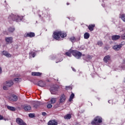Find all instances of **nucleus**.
Instances as JSON below:
<instances>
[{"instance_id": "obj_14", "label": "nucleus", "mask_w": 125, "mask_h": 125, "mask_svg": "<svg viewBox=\"0 0 125 125\" xmlns=\"http://www.w3.org/2000/svg\"><path fill=\"white\" fill-rule=\"evenodd\" d=\"M112 48L115 50L116 51H118V50H120L122 48V45H114Z\"/></svg>"}, {"instance_id": "obj_28", "label": "nucleus", "mask_w": 125, "mask_h": 125, "mask_svg": "<svg viewBox=\"0 0 125 125\" xmlns=\"http://www.w3.org/2000/svg\"><path fill=\"white\" fill-rule=\"evenodd\" d=\"M74 97H75V94L74 93H72L69 99V101H70V102H71V101L73 100V99L74 98Z\"/></svg>"}, {"instance_id": "obj_5", "label": "nucleus", "mask_w": 125, "mask_h": 125, "mask_svg": "<svg viewBox=\"0 0 125 125\" xmlns=\"http://www.w3.org/2000/svg\"><path fill=\"white\" fill-rule=\"evenodd\" d=\"M72 55L75 56L77 59H80V58H81L82 57V53L77 50H73L72 51Z\"/></svg>"}, {"instance_id": "obj_30", "label": "nucleus", "mask_w": 125, "mask_h": 125, "mask_svg": "<svg viewBox=\"0 0 125 125\" xmlns=\"http://www.w3.org/2000/svg\"><path fill=\"white\" fill-rule=\"evenodd\" d=\"M70 41L72 42H76V38H75L74 37H72L70 38H69Z\"/></svg>"}, {"instance_id": "obj_18", "label": "nucleus", "mask_w": 125, "mask_h": 125, "mask_svg": "<svg viewBox=\"0 0 125 125\" xmlns=\"http://www.w3.org/2000/svg\"><path fill=\"white\" fill-rule=\"evenodd\" d=\"M23 109L25 111H30L32 109V107L30 105L26 104L23 106Z\"/></svg>"}, {"instance_id": "obj_10", "label": "nucleus", "mask_w": 125, "mask_h": 125, "mask_svg": "<svg viewBox=\"0 0 125 125\" xmlns=\"http://www.w3.org/2000/svg\"><path fill=\"white\" fill-rule=\"evenodd\" d=\"M31 104L33 105V107L35 108V109H37V108L39 107V105H41V102L38 101L32 102Z\"/></svg>"}, {"instance_id": "obj_20", "label": "nucleus", "mask_w": 125, "mask_h": 125, "mask_svg": "<svg viewBox=\"0 0 125 125\" xmlns=\"http://www.w3.org/2000/svg\"><path fill=\"white\" fill-rule=\"evenodd\" d=\"M121 38V36L119 35H114L112 36V41H117Z\"/></svg>"}, {"instance_id": "obj_15", "label": "nucleus", "mask_w": 125, "mask_h": 125, "mask_svg": "<svg viewBox=\"0 0 125 125\" xmlns=\"http://www.w3.org/2000/svg\"><path fill=\"white\" fill-rule=\"evenodd\" d=\"M48 125H57L58 123L55 120H51L48 123Z\"/></svg>"}, {"instance_id": "obj_21", "label": "nucleus", "mask_w": 125, "mask_h": 125, "mask_svg": "<svg viewBox=\"0 0 125 125\" xmlns=\"http://www.w3.org/2000/svg\"><path fill=\"white\" fill-rule=\"evenodd\" d=\"M56 101H57V98H51V99H50L51 104H55V103H56Z\"/></svg>"}, {"instance_id": "obj_40", "label": "nucleus", "mask_w": 125, "mask_h": 125, "mask_svg": "<svg viewBox=\"0 0 125 125\" xmlns=\"http://www.w3.org/2000/svg\"><path fill=\"white\" fill-rule=\"evenodd\" d=\"M0 120H3V117L1 115H0Z\"/></svg>"}, {"instance_id": "obj_42", "label": "nucleus", "mask_w": 125, "mask_h": 125, "mask_svg": "<svg viewBox=\"0 0 125 125\" xmlns=\"http://www.w3.org/2000/svg\"><path fill=\"white\" fill-rule=\"evenodd\" d=\"M1 72H2L1 68L0 67V74H1Z\"/></svg>"}, {"instance_id": "obj_38", "label": "nucleus", "mask_w": 125, "mask_h": 125, "mask_svg": "<svg viewBox=\"0 0 125 125\" xmlns=\"http://www.w3.org/2000/svg\"><path fill=\"white\" fill-rule=\"evenodd\" d=\"M125 42H121V43L120 44V45H121V47H122L123 45H125Z\"/></svg>"}, {"instance_id": "obj_34", "label": "nucleus", "mask_w": 125, "mask_h": 125, "mask_svg": "<svg viewBox=\"0 0 125 125\" xmlns=\"http://www.w3.org/2000/svg\"><path fill=\"white\" fill-rule=\"evenodd\" d=\"M14 81H15V82H20V81H21V78H15Z\"/></svg>"}, {"instance_id": "obj_27", "label": "nucleus", "mask_w": 125, "mask_h": 125, "mask_svg": "<svg viewBox=\"0 0 125 125\" xmlns=\"http://www.w3.org/2000/svg\"><path fill=\"white\" fill-rule=\"evenodd\" d=\"M41 75H42L41 73L40 72H32V76H41Z\"/></svg>"}, {"instance_id": "obj_32", "label": "nucleus", "mask_w": 125, "mask_h": 125, "mask_svg": "<svg viewBox=\"0 0 125 125\" xmlns=\"http://www.w3.org/2000/svg\"><path fill=\"white\" fill-rule=\"evenodd\" d=\"M98 45H99V46H102V45H103V42H102V41H98Z\"/></svg>"}, {"instance_id": "obj_29", "label": "nucleus", "mask_w": 125, "mask_h": 125, "mask_svg": "<svg viewBox=\"0 0 125 125\" xmlns=\"http://www.w3.org/2000/svg\"><path fill=\"white\" fill-rule=\"evenodd\" d=\"M8 31L10 32V33H13V32L15 31V28H14V27H10Z\"/></svg>"}, {"instance_id": "obj_6", "label": "nucleus", "mask_w": 125, "mask_h": 125, "mask_svg": "<svg viewBox=\"0 0 125 125\" xmlns=\"http://www.w3.org/2000/svg\"><path fill=\"white\" fill-rule=\"evenodd\" d=\"M65 101H66V96L63 94L60 96L59 103V104H62V103H64Z\"/></svg>"}, {"instance_id": "obj_25", "label": "nucleus", "mask_w": 125, "mask_h": 125, "mask_svg": "<svg viewBox=\"0 0 125 125\" xmlns=\"http://www.w3.org/2000/svg\"><path fill=\"white\" fill-rule=\"evenodd\" d=\"M89 37H90V35H89V33L86 32L84 34V38L85 39V40H87V39L89 38Z\"/></svg>"}, {"instance_id": "obj_24", "label": "nucleus", "mask_w": 125, "mask_h": 125, "mask_svg": "<svg viewBox=\"0 0 125 125\" xmlns=\"http://www.w3.org/2000/svg\"><path fill=\"white\" fill-rule=\"evenodd\" d=\"M95 27V24H91L88 26V29L90 31H93V28Z\"/></svg>"}, {"instance_id": "obj_44", "label": "nucleus", "mask_w": 125, "mask_h": 125, "mask_svg": "<svg viewBox=\"0 0 125 125\" xmlns=\"http://www.w3.org/2000/svg\"><path fill=\"white\" fill-rule=\"evenodd\" d=\"M67 5H69V3H67Z\"/></svg>"}, {"instance_id": "obj_46", "label": "nucleus", "mask_w": 125, "mask_h": 125, "mask_svg": "<svg viewBox=\"0 0 125 125\" xmlns=\"http://www.w3.org/2000/svg\"><path fill=\"white\" fill-rule=\"evenodd\" d=\"M108 103H110V101H108Z\"/></svg>"}, {"instance_id": "obj_17", "label": "nucleus", "mask_w": 125, "mask_h": 125, "mask_svg": "<svg viewBox=\"0 0 125 125\" xmlns=\"http://www.w3.org/2000/svg\"><path fill=\"white\" fill-rule=\"evenodd\" d=\"M14 16H18V17H14V19H19V18L20 19V20H14V21H16V22H19V21H21V20H22L23 19V17H20L17 15H14Z\"/></svg>"}, {"instance_id": "obj_11", "label": "nucleus", "mask_w": 125, "mask_h": 125, "mask_svg": "<svg viewBox=\"0 0 125 125\" xmlns=\"http://www.w3.org/2000/svg\"><path fill=\"white\" fill-rule=\"evenodd\" d=\"M38 84L39 86H41V87H43L46 85V83L44 81H40L38 82Z\"/></svg>"}, {"instance_id": "obj_1", "label": "nucleus", "mask_w": 125, "mask_h": 125, "mask_svg": "<svg viewBox=\"0 0 125 125\" xmlns=\"http://www.w3.org/2000/svg\"><path fill=\"white\" fill-rule=\"evenodd\" d=\"M60 36L61 38H66L67 34L66 33L61 32V31H56L54 32L53 37L55 40H59L60 39Z\"/></svg>"}, {"instance_id": "obj_19", "label": "nucleus", "mask_w": 125, "mask_h": 125, "mask_svg": "<svg viewBox=\"0 0 125 125\" xmlns=\"http://www.w3.org/2000/svg\"><path fill=\"white\" fill-rule=\"evenodd\" d=\"M2 54L3 55H4V56H6V57H11V55H10V54H9V53H8V52L4 51L2 52Z\"/></svg>"}, {"instance_id": "obj_48", "label": "nucleus", "mask_w": 125, "mask_h": 125, "mask_svg": "<svg viewBox=\"0 0 125 125\" xmlns=\"http://www.w3.org/2000/svg\"><path fill=\"white\" fill-rule=\"evenodd\" d=\"M0 46H1V45L0 44Z\"/></svg>"}, {"instance_id": "obj_39", "label": "nucleus", "mask_w": 125, "mask_h": 125, "mask_svg": "<svg viewBox=\"0 0 125 125\" xmlns=\"http://www.w3.org/2000/svg\"><path fill=\"white\" fill-rule=\"evenodd\" d=\"M42 116H46V113L42 112Z\"/></svg>"}, {"instance_id": "obj_36", "label": "nucleus", "mask_w": 125, "mask_h": 125, "mask_svg": "<svg viewBox=\"0 0 125 125\" xmlns=\"http://www.w3.org/2000/svg\"><path fill=\"white\" fill-rule=\"evenodd\" d=\"M92 56L90 55H88L87 56V59H88V60H90V59H92Z\"/></svg>"}, {"instance_id": "obj_23", "label": "nucleus", "mask_w": 125, "mask_h": 125, "mask_svg": "<svg viewBox=\"0 0 125 125\" xmlns=\"http://www.w3.org/2000/svg\"><path fill=\"white\" fill-rule=\"evenodd\" d=\"M71 118H72V115L70 114H68L64 117V119H65V120H70Z\"/></svg>"}, {"instance_id": "obj_13", "label": "nucleus", "mask_w": 125, "mask_h": 125, "mask_svg": "<svg viewBox=\"0 0 125 125\" xmlns=\"http://www.w3.org/2000/svg\"><path fill=\"white\" fill-rule=\"evenodd\" d=\"M111 60V57L109 55L105 56L104 58V62L105 63H108V62H110Z\"/></svg>"}, {"instance_id": "obj_22", "label": "nucleus", "mask_w": 125, "mask_h": 125, "mask_svg": "<svg viewBox=\"0 0 125 125\" xmlns=\"http://www.w3.org/2000/svg\"><path fill=\"white\" fill-rule=\"evenodd\" d=\"M7 108L8 109V110H10V111H16V108L13 106L8 105Z\"/></svg>"}, {"instance_id": "obj_41", "label": "nucleus", "mask_w": 125, "mask_h": 125, "mask_svg": "<svg viewBox=\"0 0 125 125\" xmlns=\"http://www.w3.org/2000/svg\"><path fill=\"white\" fill-rule=\"evenodd\" d=\"M72 70L74 71V72H76V69H75L74 68L72 67Z\"/></svg>"}, {"instance_id": "obj_26", "label": "nucleus", "mask_w": 125, "mask_h": 125, "mask_svg": "<svg viewBox=\"0 0 125 125\" xmlns=\"http://www.w3.org/2000/svg\"><path fill=\"white\" fill-rule=\"evenodd\" d=\"M10 100H11V101H16L17 100H18V98L17 96L15 95L13 96L12 99H10Z\"/></svg>"}, {"instance_id": "obj_45", "label": "nucleus", "mask_w": 125, "mask_h": 125, "mask_svg": "<svg viewBox=\"0 0 125 125\" xmlns=\"http://www.w3.org/2000/svg\"><path fill=\"white\" fill-rule=\"evenodd\" d=\"M124 83H125V78L124 79Z\"/></svg>"}, {"instance_id": "obj_12", "label": "nucleus", "mask_w": 125, "mask_h": 125, "mask_svg": "<svg viewBox=\"0 0 125 125\" xmlns=\"http://www.w3.org/2000/svg\"><path fill=\"white\" fill-rule=\"evenodd\" d=\"M24 37H29V38H34L35 37V33L34 32H30V33H25L24 35Z\"/></svg>"}, {"instance_id": "obj_2", "label": "nucleus", "mask_w": 125, "mask_h": 125, "mask_svg": "<svg viewBox=\"0 0 125 125\" xmlns=\"http://www.w3.org/2000/svg\"><path fill=\"white\" fill-rule=\"evenodd\" d=\"M102 123V118L101 117L97 116L94 118L91 122L92 125H100Z\"/></svg>"}, {"instance_id": "obj_35", "label": "nucleus", "mask_w": 125, "mask_h": 125, "mask_svg": "<svg viewBox=\"0 0 125 125\" xmlns=\"http://www.w3.org/2000/svg\"><path fill=\"white\" fill-rule=\"evenodd\" d=\"M29 117L30 118H34V117H35V114H32V113H30V114H29Z\"/></svg>"}, {"instance_id": "obj_43", "label": "nucleus", "mask_w": 125, "mask_h": 125, "mask_svg": "<svg viewBox=\"0 0 125 125\" xmlns=\"http://www.w3.org/2000/svg\"><path fill=\"white\" fill-rule=\"evenodd\" d=\"M62 60H63V59H61V60L60 61V62H61V61H62Z\"/></svg>"}, {"instance_id": "obj_49", "label": "nucleus", "mask_w": 125, "mask_h": 125, "mask_svg": "<svg viewBox=\"0 0 125 125\" xmlns=\"http://www.w3.org/2000/svg\"><path fill=\"white\" fill-rule=\"evenodd\" d=\"M83 56H84V55H83Z\"/></svg>"}, {"instance_id": "obj_4", "label": "nucleus", "mask_w": 125, "mask_h": 125, "mask_svg": "<svg viewBox=\"0 0 125 125\" xmlns=\"http://www.w3.org/2000/svg\"><path fill=\"white\" fill-rule=\"evenodd\" d=\"M50 91L51 94L56 95L58 94V87L53 86L50 88Z\"/></svg>"}, {"instance_id": "obj_7", "label": "nucleus", "mask_w": 125, "mask_h": 125, "mask_svg": "<svg viewBox=\"0 0 125 125\" xmlns=\"http://www.w3.org/2000/svg\"><path fill=\"white\" fill-rule=\"evenodd\" d=\"M16 123L19 125H27V124L25 123L23 120L21 119L20 118H17L16 119Z\"/></svg>"}, {"instance_id": "obj_3", "label": "nucleus", "mask_w": 125, "mask_h": 125, "mask_svg": "<svg viewBox=\"0 0 125 125\" xmlns=\"http://www.w3.org/2000/svg\"><path fill=\"white\" fill-rule=\"evenodd\" d=\"M12 85H13V81H6L3 83V89L4 90H7V87H10Z\"/></svg>"}, {"instance_id": "obj_31", "label": "nucleus", "mask_w": 125, "mask_h": 125, "mask_svg": "<svg viewBox=\"0 0 125 125\" xmlns=\"http://www.w3.org/2000/svg\"><path fill=\"white\" fill-rule=\"evenodd\" d=\"M29 55L30 56H32V57H35V56H36V53H35V52H31V53H29Z\"/></svg>"}, {"instance_id": "obj_47", "label": "nucleus", "mask_w": 125, "mask_h": 125, "mask_svg": "<svg viewBox=\"0 0 125 125\" xmlns=\"http://www.w3.org/2000/svg\"><path fill=\"white\" fill-rule=\"evenodd\" d=\"M4 121H6V120L5 119H4Z\"/></svg>"}, {"instance_id": "obj_37", "label": "nucleus", "mask_w": 125, "mask_h": 125, "mask_svg": "<svg viewBox=\"0 0 125 125\" xmlns=\"http://www.w3.org/2000/svg\"><path fill=\"white\" fill-rule=\"evenodd\" d=\"M121 39H122V40H125V34H123L121 36Z\"/></svg>"}, {"instance_id": "obj_9", "label": "nucleus", "mask_w": 125, "mask_h": 125, "mask_svg": "<svg viewBox=\"0 0 125 125\" xmlns=\"http://www.w3.org/2000/svg\"><path fill=\"white\" fill-rule=\"evenodd\" d=\"M5 40L6 44H9V43H12L13 38L12 37H6Z\"/></svg>"}, {"instance_id": "obj_16", "label": "nucleus", "mask_w": 125, "mask_h": 125, "mask_svg": "<svg viewBox=\"0 0 125 125\" xmlns=\"http://www.w3.org/2000/svg\"><path fill=\"white\" fill-rule=\"evenodd\" d=\"M73 51H74V50L70 49L68 51L66 52L65 55L69 57H71L72 54H73Z\"/></svg>"}, {"instance_id": "obj_33", "label": "nucleus", "mask_w": 125, "mask_h": 125, "mask_svg": "<svg viewBox=\"0 0 125 125\" xmlns=\"http://www.w3.org/2000/svg\"><path fill=\"white\" fill-rule=\"evenodd\" d=\"M47 108H48V109H50V108H52V104H48L47 105Z\"/></svg>"}, {"instance_id": "obj_8", "label": "nucleus", "mask_w": 125, "mask_h": 125, "mask_svg": "<svg viewBox=\"0 0 125 125\" xmlns=\"http://www.w3.org/2000/svg\"><path fill=\"white\" fill-rule=\"evenodd\" d=\"M14 17H18V16H14V15L11 14L9 15L8 17V20L9 21H14V20H20V18L18 19H14Z\"/></svg>"}]
</instances>
